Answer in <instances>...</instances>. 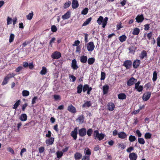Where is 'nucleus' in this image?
<instances>
[{
	"instance_id": "20",
	"label": "nucleus",
	"mask_w": 160,
	"mask_h": 160,
	"mask_svg": "<svg viewBox=\"0 0 160 160\" xmlns=\"http://www.w3.org/2000/svg\"><path fill=\"white\" fill-rule=\"evenodd\" d=\"M135 79L133 77L131 78L127 82L128 86H130L133 84L135 82Z\"/></svg>"
},
{
	"instance_id": "12",
	"label": "nucleus",
	"mask_w": 160,
	"mask_h": 160,
	"mask_svg": "<svg viewBox=\"0 0 160 160\" xmlns=\"http://www.w3.org/2000/svg\"><path fill=\"white\" fill-rule=\"evenodd\" d=\"M67 109L68 111L72 113H75L76 112L75 108L72 104H71L68 106Z\"/></svg>"
},
{
	"instance_id": "64",
	"label": "nucleus",
	"mask_w": 160,
	"mask_h": 160,
	"mask_svg": "<svg viewBox=\"0 0 160 160\" xmlns=\"http://www.w3.org/2000/svg\"><path fill=\"white\" fill-rule=\"evenodd\" d=\"M157 46L160 47V37L159 36L157 38Z\"/></svg>"
},
{
	"instance_id": "16",
	"label": "nucleus",
	"mask_w": 160,
	"mask_h": 160,
	"mask_svg": "<svg viewBox=\"0 0 160 160\" xmlns=\"http://www.w3.org/2000/svg\"><path fill=\"white\" fill-rule=\"evenodd\" d=\"M140 64V60L138 59H136L134 61L132 64L134 68H137L139 66Z\"/></svg>"
},
{
	"instance_id": "27",
	"label": "nucleus",
	"mask_w": 160,
	"mask_h": 160,
	"mask_svg": "<svg viewBox=\"0 0 160 160\" xmlns=\"http://www.w3.org/2000/svg\"><path fill=\"white\" fill-rule=\"evenodd\" d=\"M83 86L82 84H80L77 87V92L80 94L81 93L82 90Z\"/></svg>"
},
{
	"instance_id": "60",
	"label": "nucleus",
	"mask_w": 160,
	"mask_h": 160,
	"mask_svg": "<svg viewBox=\"0 0 160 160\" xmlns=\"http://www.w3.org/2000/svg\"><path fill=\"white\" fill-rule=\"evenodd\" d=\"M151 86V84L150 82H148L147 83L145 84V85H144V87L146 88V90H148Z\"/></svg>"
},
{
	"instance_id": "34",
	"label": "nucleus",
	"mask_w": 160,
	"mask_h": 160,
	"mask_svg": "<svg viewBox=\"0 0 160 160\" xmlns=\"http://www.w3.org/2000/svg\"><path fill=\"white\" fill-rule=\"evenodd\" d=\"M95 62V59L93 58H89L88 60V63L90 65L92 64Z\"/></svg>"
},
{
	"instance_id": "40",
	"label": "nucleus",
	"mask_w": 160,
	"mask_h": 160,
	"mask_svg": "<svg viewBox=\"0 0 160 160\" xmlns=\"http://www.w3.org/2000/svg\"><path fill=\"white\" fill-rule=\"evenodd\" d=\"M29 92L27 90H24L22 91V95L24 97L28 96L29 95Z\"/></svg>"
},
{
	"instance_id": "25",
	"label": "nucleus",
	"mask_w": 160,
	"mask_h": 160,
	"mask_svg": "<svg viewBox=\"0 0 160 160\" xmlns=\"http://www.w3.org/2000/svg\"><path fill=\"white\" fill-rule=\"evenodd\" d=\"M27 116L26 114L23 113L20 116L19 119L21 121H25L27 120Z\"/></svg>"
},
{
	"instance_id": "4",
	"label": "nucleus",
	"mask_w": 160,
	"mask_h": 160,
	"mask_svg": "<svg viewBox=\"0 0 160 160\" xmlns=\"http://www.w3.org/2000/svg\"><path fill=\"white\" fill-rule=\"evenodd\" d=\"M87 47L88 50L89 52H92L93 51L95 48V45L93 42H90L88 43Z\"/></svg>"
},
{
	"instance_id": "50",
	"label": "nucleus",
	"mask_w": 160,
	"mask_h": 160,
	"mask_svg": "<svg viewBox=\"0 0 160 160\" xmlns=\"http://www.w3.org/2000/svg\"><path fill=\"white\" fill-rule=\"evenodd\" d=\"M51 31L53 32H55L57 31V27L54 25H53L51 27Z\"/></svg>"
},
{
	"instance_id": "30",
	"label": "nucleus",
	"mask_w": 160,
	"mask_h": 160,
	"mask_svg": "<svg viewBox=\"0 0 160 160\" xmlns=\"http://www.w3.org/2000/svg\"><path fill=\"white\" fill-rule=\"evenodd\" d=\"M127 38V37L125 35H123L119 37V39L120 42H122L125 41Z\"/></svg>"
},
{
	"instance_id": "56",
	"label": "nucleus",
	"mask_w": 160,
	"mask_h": 160,
	"mask_svg": "<svg viewBox=\"0 0 160 160\" xmlns=\"http://www.w3.org/2000/svg\"><path fill=\"white\" fill-rule=\"evenodd\" d=\"M12 18L8 17L7 18V24L8 25L12 23Z\"/></svg>"
},
{
	"instance_id": "52",
	"label": "nucleus",
	"mask_w": 160,
	"mask_h": 160,
	"mask_svg": "<svg viewBox=\"0 0 160 160\" xmlns=\"http://www.w3.org/2000/svg\"><path fill=\"white\" fill-rule=\"evenodd\" d=\"M38 99V97L37 96H35L32 98V104L33 105L35 104L36 102V101Z\"/></svg>"
},
{
	"instance_id": "49",
	"label": "nucleus",
	"mask_w": 160,
	"mask_h": 160,
	"mask_svg": "<svg viewBox=\"0 0 160 160\" xmlns=\"http://www.w3.org/2000/svg\"><path fill=\"white\" fill-rule=\"evenodd\" d=\"M89 87V85L88 84H84L83 85V88H82V91L83 92H85L88 90Z\"/></svg>"
},
{
	"instance_id": "15",
	"label": "nucleus",
	"mask_w": 160,
	"mask_h": 160,
	"mask_svg": "<svg viewBox=\"0 0 160 160\" xmlns=\"http://www.w3.org/2000/svg\"><path fill=\"white\" fill-rule=\"evenodd\" d=\"M118 137L122 139H124L126 138L127 137V135L126 133L124 132H119L118 134Z\"/></svg>"
},
{
	"instance_id": "41",
	"label": "nucleus",
	"mask_w": 160,
	"mask_h": 160,
	"mask_svg": "<svg viewBox=\"0 0 160 160\" xmlns=\"http://www.w3.org/2000/svg\"><path fill=\"white\" fill-rule=\"evenodd\" d=\"M128 139L130 142H133L136 140V138L135 136L131 135L129 136Z\"/></svg>"
},
{
	"instance_id": "32",
	"label": "nucleus",
	"mask_w": 160,
	"mask_h": 160,
	"mask_svg": "<svg viewBox=\"0 0 160 160\" xmlns=\"http://www.w3.org/2000/svg\"><path fill=\"white\" fill-rule=\"evenodd\" d=\"M139 29L138 28H136L134 29L132 33L133 35H137L139 34Z\"/></svg>"
},
{
	"instance_id": "23",
	"label": "nucleus",
	"mask_w": 160,
	"mask_h": 160,
	"mask_svg": "<svg viewBox=\"0 0 160 160\" xmlns=\"http://www.w3.org/2000/svg\"><path fill=\"white\" fill-rule=\"evenodd\" d=\"M118 98L121 100L125 99L126 98L127 96L124 93H121L118 95Z\"/></svg>"
},
{
	"instance_id": "58",
	"label": "nucleus",
	"mask_w": 160,
	"mask_h": 160,
	"mask_svg": "<svg viewBox=\"0 0 160 160\" xmlns=\"http://www.w3.org/2000/svg\"><path fill=\"white\" fill-rule=\"evenodd\" d=\"M118 145L119 147H120L122 149H124L126 148V146L123 143H118Z\"/></svg>"
},
{
	"instance_id": "57",
	"label": "nucleus",
	"mask_w": 160,
	"mask_h": 160,
	"mask_svg": "<svg viewBox=\"0 0 160 160\" xmlns=\"http://www.w3.org/2000/svg\"><path fill=\"white\" fill-rule=\"evenodd\" d=\"M99 132L98 130H95L94 131L93 136L95 137V139L99 135Z\"/></svg>"
},
{
	"instance_id": "35",
	"label": "nucleus",
	"mask_w": 160,
	"mask_h": 160,
	"mask_svg": "<svg viewBox=\"0 0 160 160\" xmlns=\"http://www.w3.org/2000/svg\"><path fill=\"white\" fill-rule=\"evenodd\" d=\"M105 134L103 133H99L97 137L96 138H98L99 141H101L105 137Z\"/></svg>"
},
{
	"instance_id": "28",
	"label": "nucleus",
	"mask_w": 160,
	"mask_h": 160,
	"mask_svg": "<svg viewBox=\"0 0 160 160\" xmlns=\"http://www.w3.org/2000/svg\"><path fill=\"white\" fill-rule=\"evenodd\" d=\"M77 120H78L80 123H83L84 122V116L82 115L81 116H80L77 119Z\"/></svg>"
},
{
	"instance_id": "26",
	"label": "nucleus",
	"mask_w": 160,
	"mask_h": 160,
	"mask_svg": "<svg viewBox=\"0 0 160 160\" xmlns=\"http://www.w3.org/2000/svg\"><path fill=\"white\" fill-rule=\"evenodd\" d=\"M87 59V57L86 56L82 55L80 57V62L82 63H86Z\"/></svg>"
},
{
	"instance_id": "17",
	"label": "nucleus",
	"mask_w": 160,
	"mask_h": 160,
	"mask_svg": "<svg viewBox=\"0 0 160 160\" xmlns=\"http://www.w3.org/2000/svg\"><path fill=\"white\" fill-rule=\"evenodd\" d=\"M109 86L108 84H105L102 87L103 93L104 95L107 94L109 90Z\"/></svg>"
},
{
	"instance_id": "47",
	"label": "nucleus",
	"mask_w": 160,
	"mask_h": 160,
	"mask_svg": "<svg viewBox=\"0 0 160 160\" xmlns=\"http://www.w3.org/2000/svg\"><path fill=\"white\" fill-rule=\"evenodd\" d=\"M88 8H86L82 11L81 13L82 14L86 15L88 13Z\"/></svg>"
},
{
	"instance_id": "3",
	"label": "nucleus",
	"mask_w": 160,
	"mask_h": 160,
	"mask_svg": "<svg viewBox=\"0 0 160 160\" xmlns=\"http://www.w3.org/2000/svg\"><path fill=\"white\" fill-rule=\"evenodd\" d=\"M132 65V62L131 60H125L123 64V66L125 67L126 69H130Z\"/></svg>"
},
{
	"instance_id": "43",
	"label": "nucleus",
	"mask_w": 160,
	"mask_h": 160,
	"mask_svg": "<svg viewBox=\"0 0 160 160\" xmlns=\"http://www.w3.org/2000/svg\"><path fill=\"white\" fill-rule=\"evenodd\" d=\"M93 132V130L92 129L90 128L87 131H86V134L88 137H90L91 136Z\"/></svg>"
},
{
	"instance_id": "37",
	"label": "nucleus",
	"mask_w": 160,
	"mask_h": 160,
	"mask_svg": "<svg viewBox=\"0 0 160 160\" xmlns=\"http://www.w3.org/2000/svg\"><path fill=\"white\" fill-rule=\"evenodd\" d=\"M47 72V69L46 68L44 67H42V70L40 72V73L42 75H45V74Z\"/></svg>"
},
{
	"instance_id": "2",
	"label": "nucleus",
	"mask_w": 160,
	"mask_h": 160,
	"mask_svg": "<svg viewBox=\"0 0 160 160\" xmlns=\"http://www.w3.org/2000/svg\"><path fill=\"white\" fill-rule=\"evenodd\" d=\"M16 75L14 73H12V74L9 73L4 78L3 82L2 83V85H4L7 84L9 80L12 78L14 77V76Z\"/></svg>"
},
{
	"instance_id": "6",
	"label": "nucleus",
	"mask_w": 160,
	"mask_h": 160,
	"mask_svg": "<svg viewBox=\"0 0 160 160\" xmlns=\"http://www.w3.org/2000/svg\"><path fill=\"white\" fill-rule=\"evenodd\" d=\"M151 93L150 92H147L143 94L142 97V99L145 101H147L150 98Z\"/></svg>"
},
{
	"instance_id": "55",
	"label": "nucleus",
	"mask_w": 160,
	"mask_h": 160,
	"mask_svg": "<svg viewBox=\"0 0 160 160\" xmlns=\"http://www.w3.org/2000/svg\"><path fill=\"white\" fill-rule=\"evenodd\" d=\"M53 98L55 100L57 101L61 99V97L59 95H53Z\"/></svg>"
},
{
	"instance_id": "61",
	"label": "nucleus",
	"mask_w": 160,
	"mask_h": 160,
	"mask_svg": "<svg viewBox=\"0 0 160 160\" xmlns=\"http://www.w3.org/2000/svg\"><path fill=\"white\" fill-rule=\"evenodd\" d=\"M144 29L145 31H147L149 30V28H150V24H145L144 25Z\"/></svg>"
},
{
	"instance_id": "51",
	"label": "nucleus",
	"mask_w": 160,
	"mask_h": 160,
	"mask_svg": "<svg viewBox=\"0 0 160 160\" xmlns=\"http://www.w3.org/2000/svg\"><path fill=\"white\" fill-rule=\"evenodd\" d=\"M14 37L15 36L13 34H10L9 39V42H13L14 38Z\"/></svg>"
},
{
	"instance_id": "48",
	"label": "nucleus",
	"mask_w": 160,
	"mask_h": 160,
	"mask_svg": "<svg viewBox=\"0 0 160 160\" xmlns=\"http://www.w3.org/2000/svg\"><path fill=\"white\" fill-rule=\"evenodd\" d=\"M105 76H106V74L105 73L101 72V78L100 79L101 80H104L105 78Z\"/></svg>"
},
{
	"instance_id": "59",
	"label": "nucleus",
	"mask_w": 160,
	"mask_h": 160,
	"mask_svg": "<svg viewBox=\"0 0 160 160\" xmlns=\"http://www.w3.org/2000/svg\"><path fill=\"white\" fill-rule=\"evenodd\" d=\"M80 43V42L78 40H77V41H75L74 42L73 44V46H79V44Z\"/></svg>"
},
{
	"instance_id": "19",
	"label": "nucleus",
	"mask_w": 160,
	"mask_h": 160,
	"mask_svg": "<svg viewBox=\"0 0 160 160\" xmlns=\"http://www.w3.org/2000/svg\"><path fill=\"white\" fill-rule=\"evenodd\" d=\"M72 7L73 9L77 8L79 6V4L77 0H72Z\"/></svg>"
},
{
	"instance_id": "22",
	"label": "nucleus",
	"mask_w": 160,
	"mask_h": 160,
	"mask_svg": "<svg viewBox=\"0 0 160 160\" xmlns=\"http://www.w3.org/2000/svg\"><path fill=\"white\" fill-rule=\"evenodd\" d=\"M71 12L70 11H68L64 15L62 16V18L63 19H67L70 17Z\"/></svg>"
},
{
	"instance_id": "21",
	"label": "nucleus",
	"mask_w": 160,
	"mask_h": 160,
	"mask_svg": "<svg viewBox=\"0 0 160 160\" xmlns=\"http://www.w3.org/2000/svg\"><path fill=\"white\" fill-rule=\"evenodd\" d=\"M54 140V138L52 137L49 138L48 139L46 140V143L49 145H52L53 143Z\"/></svg>"
},
{
	"instance_id": "39",
	"label": "nucleus",
	"mask_w": 160,
	"mask_h": 160,
	"mask_svg": "<svg viewBox=\"0 0 160 160\" xmlns=\"http://www.w3.org/2000/svg\"><path fill=\"white\" fill-rule=\"evenodd\" d=\"M157 73L156 71H155L153 72V78L152 81L153 82L156 81L157 78Z\"/></svg>"
},
{
	"instance_id": "10",
	"label": "nucleus",
	"mask_w": 160,
	"mask_h": 160,
	"mask_svg": "<svg viewBox=\"0 0 160 160\" xmlns=\"http://www.w3.org/2000/svg\"><path fill=\"white\" fill-rule=\"evenodd\" d=\"M115 104L113 102H108L107 104V109L109 111H112L115 108Z\"/></svg>"
},
{
	"instance_id": "1",
	"label": "nucleus",
	"mask_w": 160,
	"mask_h": 160,
	"mask_svg": "<svg viewBox=\"0 0 160 160\" xmlns=\"http://www.w3.org/2000/svg\"><path fill=\"white\" fill-rule=\"evenodd\" d=\"M108 19V17H106L103 19L102 16H100L97 20V22L99 25H101L102 23V27L104 28L107 24Z\"/></svg>"
},
{
	"instance_id": "38",
	"label": "nucleus",
	"mask_w": 160,
	"mask_h": 160,
	"mask_svg": "<svg viewBox=\"0 0 160 160\" xmlns=\"http://www.w3.org/2000/svg\"><path fill=\"white\" fill-rule=\"evenodd\" d=\"M71 4V2L70 1H68V2H66L63 6L64 9H66L68 8L70 5Z\"/></svg>"
},
{
	"instance_id": "24",
	"label": "nucleus",
	"mask_w": 160,
	"mask_h": 160,
	"mask_svg": "<svg viewBox=\"0 0 160 160\" xmlns=\"http://www.w3.org/2000/svg\"><path fill=\"white\" fill-rule=\"evenodd\" d=\"M92 103L90 101H86L82 105V108H88L91 106Z\"/></svg>"
},
{
	"instance_id": "5",
	"label": "nucleus",
	"mask_w": 160,
	"mask_h": 160,
	"mask_svg": "<svg viewBox=\"0 0 160 160\" xmlns=\"http://www.w3.org/2000/svg\"><path fill=\"white\" fill-rule=\"evenodd\" d=\"M78 128H74V130L72 131L70 133L71 136L73 138L74 140H76L77 138Z\"/></svg>"
},
{
	"instance_id": "54",
	"label": "nucleus",
	"mask_w": 160,
	"mask_h": 160,
	"mask_svg": "<svg viewBox=\"0 0 160 160\" xmlns=\"http://www.w3.org/2000/svg\"><path fill=\"white\" fill-rule=\"evenodd\" d=\"M90 157L89 155H85L83 156L81 160H90Z\"/></svg>"
},
{
	"instance_id": "46",
	"label": "nucleus",
	"mask_w": 160,
	"mask_h": 160,
	"mask_svg": "<svg viewBox=\"0 0 160 160\" xmlns=\"http://www.w3.org/2000/svg\"><path fill=\"white\" fill-rule=\"evenodd\" d=\"M138 143L140 144H144L145 143V140L142 138H138Z\"/></svg>"
},
{
	"instance_id": "7",
	"label": "nucleus",
	"mask_w": 160,
	"mask_h": 160,
	"mask_svg": "<svg viewBox=\"0 0 160 160\" xmlns=\"http://www.w3.org/2000/svg\"><path fill=\"white\" fill-rule=\"evenodd\" d=\"M140 83V82L138 81L137 83L135 84V89H136L139 92L142 91L143 89L142 86L139 85Z\"/></svg>"
},
{
	"instance_id": "45",
	"label": "nucleus",
	"mask_w": 160,
	"mask_h": 160,
	"mask_svg": "<svg viewBox=\"0 0 160 160\" xmlns=\"http://www.w3.org/2000/svg\"><path fill=\"white\" fill-rule=\"evenodd\" d=\"M57 158H61L63 155V152L61 151H58L56 152Z\"/></svg>"
},
{
	"instance_id": "44",
	"label": "nucleus",
	"mask_w": 160,
	"mask_h": 160,
	"mask_svg": "<svg viewBox=\"0 0 160 160\" xmlns=\"http://www.w3.org/2000/svg\"><path fill=\"white\" fill-rule=\"evenodd\" d=\"M152 134L149 132H147L145 134L144 137L146 139H150L151 138Z\"/></svg>"
},
{
	"instance_id": "18",
	"label": "nucleus",
	"mask_w": 160,
	"mask_h": 160,
	"mask_svg": "<svg viewBox=\"0 0 160 160\" xmlns=\"http://www.w3.org/2000/svg\"><path fill=\"white\" fill-rule=\"evenodd\" d=\"M144 19V18L142 14L138 15L136 18L137 22L138 23L142 22Z\"/></svg>"
},
{
	"instance_id": "29",
	"label": "nucleus",
	"mask_w": 160,
	"mask_h": 160,
	"mask_svg": "<svg viewBox=\"0 0 160 160\" xmlns=\"http://www.w3.org/2000/svg\"><path fill=\"white\" fill-rule=\"evenodd\" d=\"M21 102V101L20 100H18L17 102H16L12 108L16 110L20 104Z\"/></svg>"
},
{
	"instance_id": "11",
	"label": "nucleus",
	"mask_w": 160,
	"mask_h": 160,
	"mask_svg": "<svg viewBox=\"0 0 160 160\" xmlns=\"http://www.w3.org/2000/svg\"><path fill=\"white\" fill-rule=\"evenodd\" d=\"M71 67L75 70H77L78 68V66L77 65V61L75 59L72 60Z\"/></svg>"
},
{
	"instance_id": "13",
	"label": "nucleus",
	"mask_w": 160,
	"mask_h": 160,
	"mask_svg": "<svg viewBox=\"0 0 160 160\" xmlns=\"http://www.w3.org/2000/svg\"><path fill=\"white\" fill-rule=\"evenodd\" d=\"M82 154L78 152H76L74 154V158L75 160H79L82 158Z\"/></svg>"
},
{
	"instance_id": "63",
	"label": "nucleus",
	"mask_w": 160,
	"mask_h": 160,
	"mask_svg": "<svg viewBox=\"0 0 160 160\" xmlns=\"http://www.w3.org/2000/svg\"><path fill=\"white\" fill-rule=\"evenodd\" d=\"M29 69H32L34 67L33 63L32 62L28 63V67Z\"/></svg>"
},
{
	"instance_id": "42",
	"label": "nucleus",
	"mask_w": 160,
	"mask_h": 160,
	"mask_svg": "<svg viewBox=\"0 0 160 160\" xmlns=\"http://www.w3.org/2000/svg\"><path fill=\"white\" fill-rule=\"evenodd\" d=\"M33 16V14L32 12L30 13L28 15L26 16L27 19L29 20H31L32 19V17Z\"/></svg>"
},
{
	"instance_id": "14",
	"label": "nucleus",
	"mask_w": 160,
	"mask_h": 160,
	"mask_svg": "<svg viewBox=\"0 0 160 160\" xmlns=\"http://www.w3.org/2000/svg\"><path fill=\"white\" fill-rule=\"evenodd\" d=\"M129 157L130 160H136L138 156L135 152H132L129 154Z\"/></svg>"
},
{
	"instance_id": "36",
	"label": "nucleus",
	"mask_w": 160,
	"mask_h": 160,
	"mask_svg": "<svg viewBox=\"0 0 160 160\" xmlns=\"http://www.w3.org/2000/svg\"><path fill=\"white\" fill-rule=\"evenodd\" d=\"M92 18L90 17L88 18L83 24L82 26H86L88 25L89 22H91L92 20Z\"/></svg>"
},
{
	"instance_id": "31",
	"label": "nucleus",
	"mask_w": 160,
	"mask_h": 160,
	"mask_svg": "<svg viewBox=\"0 0 160 160\" xmlns=\"http://www.w3.org/2000/svg\"><path fill=\"white\" fill-rule=\"evenodd\" d=\"M147 53L146 51L143 50L141 53V55L140 57L141 59H143L145 57H147Z\"/></svg>"
},
{
	"instance_id": "62",
	"label": "nucleus",
	"mask_w": 160,
	"mask_h": 160,
	"mask_svg": "<svg viewBox=\"0 0 160 160\" xmlns=\"http://www.w3.org/2000/svg\"><path fill=\"white\" fill-rule=\"evenodd\" d=\"M147 36L149 40H150L152 36V32H150L149 33H148L147 35Z\"/></svg>"
},
{
	"instance_id": "33",
	"label": "nucleus",
	"mask_w": 160,
	"mask_h": 160,
	"mask_svg": "<svg viewBox=\"0 0 160 160\" xmlns=\"http://www.w3.org/2000/svg\"><path fill=\"white\" fill-rule=\"evenodd\" d=\"M84 152L85 155H89V156H90V155L91 154V150L88 148H86L85 149Z\"/></svg>"
},
{
	"instance_id": "53",
	"label": "nucleus",
	"mask_w": 160,
	"mask_h": 160,
	"mask_svg": "<svg viewBox=\"0 0 160 160\" xmlns=\"http://www.w3.org/2000/svg\"><path fill=\"white\" fill-rule=\"evenodd\" d=\"M55 40V38L54 37H53L50 40L49 42V44L51 47H52V44L54 42Z\"/></svg>"
},
{
	"instance_id": "9",
	"label": "nucleus",
	"mask_w": 160,
	"mask_h": 160,
	"mask_svg": "<svg viewBox=\"0 0 160 160\" xmlns=\"http://www.w3.org/2000/svg\"><path fill=\"white\" fill-rule=\"evenodd\" d=\"M78 134L79 136L83 137L85 136L86 134V129L85 128H82L78 130Z\"/></svg>"
},
{
	"instance_id": "8",
	"label": "nucleus",
	"mask_w": 160,
	"mask_h": 160,
	"mask_svg": "<svg viewBox=\"0 0 160 160\" xmlns=\"http://www.w3.org/2000/svg\"><path fill=\"white\" fill-rule=\"evenodd\" d=\"M61 57V54L60 52L55 51L51 55V57L54 59H58Z\"/></svg>"
}]
</instances>
